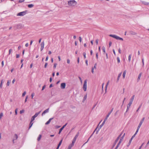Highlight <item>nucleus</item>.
<instances>
[{"label":"nucleus","mask_w":149,"mask_h":149,"mask_svg":"<svg viewBox=\"0 0 149 149\" xmlns=\"http://www.w3.org/2000/svg\"><path fill=\"white\" fill-rule=\"evenodd\" d=\"M49 108L45 110L42 113V116H44L45 113H48L49 111Z\"/></svg>","instance_id":"6e6552de"},{"label":"nucleus","mask_w":149,"mask_h":149,"mask_svg":"<svg viewBox=\"0 0 149 149\" xmlns=\"http://www.w3.org/2000/svg\"><path fill=\"white\" fill-rule=\"evenodd\" d=\"M60 127H61V126H60L56 125V126L55 128H56L58 129V128Z\"/></svg>","instance_id":"69168bd1"},{"label":"nucleus","mask_w":149,"mask_h":149,"mask_svg":"<svg viewBox=\"0 0 149 149\" xmlns=\"http://www.w3.org/2000/svg\"><path fill=\"white\" fill-rule=\"evenodd\" d=\"M67 63L68 64H69L70 63V60L69 59H67Z\"/></svg>","instance_id":"5fc2aeb1"},{"label":"nucleus","mask_w":149,"mask_h":149,"mask_svg":"<svg viewBox=\"0 0 149 149\" xmlns=\"http://www.w3.org/2000/svg\"><path fill=\"white\" fill-rule=\"evenodd\" d=\"M67 123H66L65 125H64L62 127H61L59 130V132H58V134H60L61 133V132L62 130H63V129L66 126V125H67Z\"/></svg>","instance_id":"0eeeda50"},{"label":"nucleus","mask_w":149,"mask_h":149,"mask_svg":"<svg viewBox=\"0 0 149 149\" xmlns=\"http://www.w3.org/2000/svg\"><path fill=\"white\" fill-rule=\"evenodd\" d=\"M41 112V111H39V112L36 113L34 115L36 117H37L38 116V114L40 113Z\"/></svg>","instance_id":"7c9ffc66"},{"label":"nucleus","mask_w":149,"mask_h":149,"mask_svg":"<svg viewBox=\"0 0 149 149\" xmlns=\"http://www.w3.org/2000/svg\"><path fill=\"white\" fill-rule=\"evenodd\" d=\"M87 80H85L84 81V85L83 86V89L84 91H86L87 89Z\"/></svg>","instance_id":"7ed1b4c3"},{"label":"nucleus","mask_w":149,"mask_h":149,"mask_svg":"<svg viewBox=\"0 0 149 149\" xmlns=\"http://www.w3.org/2000/svg\"><path fill=\"white\" fill-rule=\"evenodd\" d=\"M131 56V54H130L129 55V56H128V61L129 62H130V61Z\"/></svg>","instance_id":"473e14b6"},{"label":"nucleus","mask_w":149,"mask_h":149,"mask_svg":"<svg viewBox=\"0 0 149 149\" xmlns=\"http://www.w3.org/2000/svg\"><path fill=\"white\" fill-rule=\"evenodd\" d=\"M103 125L101 124L99 126V127H98V126H97V130H96V134H97L98 132L100 130L101 128V127H102V126H103Z\"/></svg>","instance_id":"1a4fd4ad"},{"label":"nucleus","mask_w":149,"mask_h":149,"mask_svg":"<svg viewBox=\"0 0 149 149\" xmlns=\"http://www.w3.org/2000/svg\"><path fill=\"white\" fill-rule=\"evenodd\" d=\"M56 65H57L56 63H54V66H53L54 68L55 69L56 68Z\"/></svg>","instance_id":"09e8293b"},{"label":"nucleus","mask_w":149,"mask_h":149,"mask_svg":"<svg viewBox=\"0 0 149 149\" xmlns=\"http://www.w3.org/2000/svg\"><path fill=\"white\" fill-rule=\"evenodd\" d=\"M141 2L143 4L145 5H147L149 4V3L146 2L145 1H142Z\"/></svg>","instance_id":"a211bd4d"},{"label":"nucleus","mask_w":149,"mask_h":149,"mask_svg":"<svg viewBox=\"0 0 149 149\" xmlns=\"http://www.w3.org/2000/svg\"><path fill=\"white\" fill-rule=\"evenodd\" d=\"M26 94V91H24L23 93H22V97H23L24 96V95H25Z\"/></svg>","instance_id":"c03bdc74"},{"label":"nucleus","mask_w":149,"mask_h":149,"mask_svg":"<svg viewBox=\"0 0 149 149\" xmlns=\"http://www.w3.org/2000/svg\"><path fill=\"white\" fill-rule=\"evenodd\" d=\"M126 73V70H125L123 72V79H124L125 77V74Z\"/></svg>","instance_id":"412c9836"},{"label":"nucleus","mask_w":149,"mask_h":149,"mask_svg":"<svg viewBox=\"0 0 149 149\" xmlns=\"http://www.w3.org/2000/svg\"><path fill=\"white\" fill-rule=\"evenodd\" d=\"M109 81H108L107 82V84L105 86V88H106V90L107 89V86L109 84Z\"/></svg>","instance_id":"79ce46f5"},{"label":"nucleus","mask_w":149,"mask_h":149,"mask_svg":"<svg viewBox=\"0 0 149 149\" xmlns=\"http://www.w3.org/2000/svg\"><path fill=\"white\" fill-rule=\"evenodd\" d=\"M134 96H135L134 95H133L132 96V97L131 98L130 100V102H131L132 103L133 101L134 98Z\"/></svg>","instance_id":"6ab92c4d"},{"label":"nucleus","mask_w":149,"mask_h":149,"mask_svg":"<svg viewBox=\"0 0 149 149\" xmlns=\"http://www.w3.org/2000/svg\"><path fill=\"white\" fill-rule=\"evenodd\" d=\"M117 62H118V63H119L120 62V59H119V57H117Z\"/></svg>","instance_id":"4c0bfd02"},{"label":"nucleus","mask_w":149,"mask_h":149,"mask_svg":"<svg viewBox=\"0 0 149 149\" xmlns=\"http://www.w3.org/2000/svg\"><path fill=\"white\" fill-rule=\"evenodd\" d=\"M27 12V11L26 10L24 11L20 12L19 13H18L17 14V16H22L26 15Z\"/></svg>","instance_id":"f03ea898"},{"label":"nucleus","mask_w":149,"mask_h":149,"mask_svg":"<svg viewBox=\"0 0 149 149\" xmlns=\"http://www.w3.org/2000/svg\"><path fill=\"white\" fill-rule=\"evenodd\" d=\"M10 83V82L9 81H8L7 82V84H6L7 86H8L9 85Z\"/></svg>","instance_id":"603ef678"},{"label":"nucleus","mask_w":149,"mask_h":149,"mask_svg":"<svg viewBox=\"0 0 149 149\" xmlns=\"http://www.w3.org/2000/svg\"><path fill=\"white\" fill-rule=\"evenodd\" d=\"M66 84L65 83H63L61 84V88L62 89H64L65 88Z\"/></svg>","instance_id":"9b49d317"},{"label":"nucleus","mask_w":149,"mask_h":149,"mask_svg":"<svg viewBox=\"0 0 149 149\" xmlns=\"http://www.w3.org/2000/svg\"><path fill=\"white\" fill-rule=\"evenodd\" d=\"M87 98V94H86L85 95H84V100H86Z\"/></svg>","instance_id":"37998d69"},{"label":"nucleus","mask_w":149,"mask_h":149,"mask_svg":"<svg viewBox=\"0 0 149 149\" xmlns=\"http://www.w3.org/2000/svg\"><path fill=\"white\" fill-rule=\"evenodd\" d=\"M123 140L122 139H120L119 141V143H118V144L119 145H120V143H121V142H122V140Z\"/></svg>","instance_id":"e433bc0d"},{"label":"nucleus","mask_w":149,"mask_h":149,"mask_svg":"<svg viewBox=\"0 0 149 149\" xmlns=\"http://www.w3.org/2000/svg\"><path fill=\"white\" fill-rule=\"evenodd\" d=\"M32 122L33 121H31V122L29 124V129H30L32 127V125H33V123Z\"/></svg>","instance_id":"bb28decb"},{"label":"nucleus","mask_w":149,"mask_h":149,"mask_svg":"<svg viewBox=\"0 0 149 149\" xmlns=\"http://www.w3.org/2000/svg\"><path fill=\"white\" fill-rule=\"evenodd\" d=\"M3 116V113L1 112L0 113V119H1Z\"/></svg>","instance_id":"c9c22d12"},{"label":"nucleus","mask_w":149,"mask_h":149,"mask_svg":"<svg viewBox=\"0 0 149 149\" xmlns=\"http://www.w3.org/2000/svg\"><path fill=\"white\" fill-rule=\"evenodd\" d=\"M144 119H145V118L143 117L142 118V119L140 121V122L137 127H138L139 128H140V127L141 125H142L143 122L144 121Z\"/></svg>","instance_id":"20e7f679"},{"label":"nucleus","mask_w":149,"mask_h":149,"mask_svg":"<svg viewBox=\"0 0 149 149\" xmlns=\"http://www.w3.org/2000/svg\"><path fill=\"white\" fill-rule=\"evenodd\" d=\"M133 139H132L131 138L130 139V140H129V143H128V144L127 145V147H128L130 144L131 143V142H132V140Z\"/></svg>","instance_id":"4be33fe9"},{"label":"nucleus","mask_w":149,"mask_h":149,"mask_svg":"<svg viewBox=\"0 0 149 149\" xmlns=\"http://www.w3.org/2000/svg\"><path fill=\"white\" fill-rule=\"evenodd\" d=\"M142 61L143 63V66L144 65V59L143 58H142Z\"/></svg>","instance_id":"13d9d810"},{"label":"nucleus","mask_w":149,"mask_h":149,"mask_svg":"<svg viewBox=\"0 0 149 149\" xmlns=\"http://www.w3.org/2000/svg\"><path fill=\"white\" fill-rule=\"evenodd\" d=\"M24 112V110H22L20 111V114H22V113H23Z\"/></svg>","instance_id":"8fccbe9b"},{"label":"nucleus","mask_w":149,"mask_h":149,"mask_svg":"<svg viewBox=\"0 0 149 149\" xmlns=\"http://www.w3.org/2000/svg\"><path fill=\"white\" fill-rule=\"evenodd\" d=\"M121 74H122V72H120L118 74V77L117 78V81H116L117 82H118L120 78V77L121 76Z\"/></svg>","instance_id":"4468645a"},{"label":"nucleus","mask_w":149,"mask_h":149,"mask_svg":"<svg viewBox=\"0 0 149 149\" xmlns=\"http://www.w3.org/2000/svg\"><path fill=\"white\" fill-rule=\"evenodd\" d=\"M47 64H47V63H45V65H44V68H46L47 67Z\"/></svg>","instance_id":"bf43d9fd"},{"label":"nucleus","mask_w":149,"mask_h":149,"mask_svg":"<svg viewBox=\"0 0 149 149\" xmlns=\"http://www.w3.org/2000/svg\"><path fill=\"white\" fill-rule=\"evenodd\" d=\"M44 46V42H42L41 44V48L40 50L42 51L43 49Z\"/></svg>","instance_id":"f8f14e48"},{"label":"nucleus","mask_w":149,"mask_h":149,"mask_svg":"<svg viewBox=\"0 0 149 149\" xmlns=\"http://www.w3.org/2000/svg\"><path fill=\"white\" fill-rule=\"evenodd\" d=\"M62 139L59 142V143H58V146H60V145H61V143H62Z\"/></svg>","instance_id":"a19ab883"},{"label":"nucleus","mask_w":149,"mask_h":149,"mask_svg":"<svg viewBox=\"0 0 149 149\" xmlns=\"http://www.w3.org/2000/svg\"><path fill=\"white\" fill-rule=\"evenodd\" d=\"M34 6V5L33 4H30L28 5V7L29 8H31Z\"/></svg>","instance_id":"a878e982"},{"label":"nucleus","mask_w":149,"mask_h":149,"mask_svg":"<svg viewBox=\"0 0 149 149\" xmlns=\"http://www.w3.org/2000/svg\"><path fill=\"white\" fill-rule=\"evenodd\" d=\"M121 134H122V133L117 138V139H116L115 141V142H114V143H113V147H112V148H113L115 146V145H116V143L117 142V141L119 140V137H120V136H121Z\"/></svg>","instance_id":"39448f33"},{"label":"nucleus","mask_w":149,"mask_h":149,"mask_svg":"<svg viewBox=\"0 0 149 149\" xmlns=\"http://www.w3.org/2000/svg\"><path fill=\"white\" fill-rule=\"evenodd\" d=\"M14 138H15V139H13V143H14V140H17L18 138V136H17V134H15Z\"/></svg>","instance_id":"dca6fc26"},{"label":"nucleus","mask_w":149,"mask_h":149,"mask_svg":"<svg viewBox=\"0 0 149 149\" xmlns=\"http://www.w3.org/2000/svg\"><path fill=\"white\" fill-rule=\"evenodd\" d=\"M141 74H142L141 73H140L139 74L138 77V79H137V81H139V80L140 79L141 76Z\"/></svg>","instance_id":"b1692460"},{"label":"nucleus","mask_w":149,"mask_h":149,"mask_svg":"<svg viewBox=\"0 0 149 149\" xmlns=\"http://www.w3.org/2000/svg\"><path fill=\"white\" fill-rule=\"evenodd\" d=\"M129 33L130 34L133 35H135L136 34V32L132 31H130Z\"/></svg>","instance_id":"aec40b11"},{"label":"nucleus","mask_w":149,"mask_h":149,"mask_svg":"<svg viewBox=\"0 0 149 149\" xmlns=\"http://www.w3.org/2000/svg\"><path fill=\"white\" fill-rule=\"evenodd\" d=\"M53 118H50L49 120L45 123V124L46 125H47L49 124L50 123V122L51 120H52L53 119Z\"/></svg>","instance_id":"2eb2a0df"},{"label":"nucleus","mask_w":149,"mask_h":149,"mask_svg":"<svg viewBox=\"0 0 149 149\" xmlns=\"http://www.w3.org/2000/svg\"><path fill=\"white\" fill-rule=\"evenodd\" d=\"M34 95H35V93H32L31 95L32 99L33 98V97L34 96Z\"/></svg>","instance_id":"ea45409f"},{"label":"nucleus","mask_w":149,"mask_h":149,"mask_svg":"<svg viewBox=\"0 0 149 149\" xmlns=\"http://www.w3.org/2000/svg\"><path fill=\"white\" fill-rule=\"evenodd\" d=\"M3 80H2L1 81V84H0V87H1H1H2V83H3Z\"/></svg>","instance_id":"49530a36"},{"label":"nucleus","mask_w":149,"mask_h":149,"mask_svg":"<svg viewBox=\"0 0 149 149\" xmlns=\"http://www.w3.org/2000/svg\"><path fill=\"white\" fill-rule=\"evenodd\" d=\"M83 55L84 56V58H86V53L85 52H84L83 53Z\"/></svg>","instance_id":"58836bf2"},{"label":"nucleus","mask_w":149,"mask_h":149,"mask_svg":"<svg viewBox=\"0 0 149 149\" xmlns=\"http://www.w3.org/2000/svg\"><path fill=\"white\" fill-rule=\"evenodd\" d=\"M96 56L97 59H98V54L97 53L96 54Z\"/></svg>","instance_id":"052dcab7"},{"label":"nucleus","mask_w":149,"mask_h":149,"mask_svg":"<svg viewBox=\"0 0 149 149\" xmlns=\"http://www.w3.org/2000/svg\"><path fill=\"white\" fill-rule=\"evenodd\" d=\"M102 50L103 52H104V54H106L105 52V48L103 46L102 48Z\"/></svg>","instance_id":"393cba45"},{"label":"nucleus","mask_w":149,"mask_h":149,"mask_svg":"<svg viewBox=\"0 0 149 149\" xmlns=\"http://www.w3.org/2000/svg\"><path fill=\"white\" fill-rule=\"evenodd\" d=\"M97 127L96 129H95V130L93 132V133H92V134L90 136V138H91L92 136L93 135V134H94V132L96 131V130H97Z\"/></svg>","instance_id":"72a5a7b5"},{"label":"nucleus","mask_w":149,"mask_h":149,"mask_svg":"<svg viewBox=\"0 0 149 149\" xmlns=\"http://www.w3.org/2000/svg\"><path fill=\"white\" fill-rule=\"evenodd\" d=\"M109 36L110 37H112L114 38H115L116 39V38H117L118 36L115 35H112V34H110L109 35Z\"/></svg>","instance_id":"f3484780"},{"label":"nucleus","mask_w":149,"mask_h":149,"mask_svg":"<svg viewBox=\"0 0 149 149\" xmlns=\"http://www.w3.org/2000/svg\"><path fill=\"white\" fill-rule=\"evenodd\" d=\"M74 143H73V141H72V143L70 144L68 147V149H70L74 145Z\"/></svg>","instance_id":"5701e85b"},{"label":"nucleus","mask_w":149,"mask_h":149,"mask_svg":"<svg viewBox=\"0 0 149 149\" xmlns=\"http://www.w3.org/2000/svg\"><path fill=\"white\" fill-rule=\"evenodd\" d=\"M45 86L44 85L42 87V90L43 91L45 89Z\"/></svg>","instance_id":"338daca9"},{"label":"nucleus","mask_w":149,"mask_h":149,"mask_svg":"<svg viewBox=\"0 0 149 149\" xmlns=\"http://www.w3.org/2000/svg\"><path fill=\"white\" fill-rule=\"evenodd\" d=\"M19 54H17L16 55V58H19Z\"/></svg>","instance_id":"0e129e2a"},{"label":"nucleus","mask_w":149,"mask_h":149,"mask_svg":"<svg viewBox=\"0 0 149 149\" xmlns=\"http://www.w3.org/2000/svg\"><path fill=\"white\" fill-rule=\"evenodd\" d=\"M79 135V132H78L77 134L76 135L75 137H74L73 139V140L72 141H73V143H75L76 141V140L77 139V138L78 137Z\"/></svg>","instance_id":"423d86ee"},{"label":"nucleus","mask_w":149,"mask_h":149,"mask_svg":"<svg viewBox=\"0 0 149 149\" xmlns=\"http://www.w3.org/2000/svg\"><path fill=\"white\" fill-rule=\"evenodd\" d=\"M35 118L33 117L32 116V118H31V121H33L35 120Z\"/></svg>","instance_id":"3c124183"},{"label":"nucleus","mask_w":149,"mask_h":149,"mask_svg":"<svg viewBox=\"0 0 149 149\" xmlns=\"http://www.w3.org/2000/svg\"><path fill=\"white\" fill-rule=\"evenodd\" d=\"M16 27V28L17 29H18L20 26V25L19 24H18L17 25H16L14 26V27Z\"/></svg>","instance_id":"2f4dec72"},{"label":"nucleus","mask_w":149,"mask_h":149,"mask_svg":"<svg viewBox=\"0 0 149 149\" xmlns=\"http://www.w3.org/2000/svg\"><path fill=\"white\" fill-rule=\"evenodd\" d=\"M78 78H79V79L81 83H82V79H81V77H79Z\"/></svg>","instance_id":"4d7b16f0"},{"label":"nucleus","mask_w":149,"mask_h":149,"mask_svg":"<svg viewBox=\"0 0 149 149\" xmlns=\"http://www.w3.org/2000/svg\"><path fill=\"white\" fill-rule=\"evenodd\" d=\"M116 39L118 40H121L122 41L123 40V39L122 38L118 36H117V38H116Z\"/></svg>","instance_id":"cd10ccee"},{"label":"nucleus","mask_w":149,"mask_h":149,"mask_svg":"<svg viewBox=\"0 0 149 149\" xmlns=\"http://www.w3.org/2000/svg\"><path fill=\"white\" fill-rule=\"evenodd\" d=\"M125 133L122 136V137H121L120 139H122L123 140V138L125 137Z\"/></svg>","instance_id":"a18cd8bd"},{"label":"nucleus","mask_w":149,"mask_h":149,"mask_svg":"<svg viewBox=\"0 0 149 149\" xmlns=\"http://www.w3.org/2000/svg\"><path fill=\"white\" fill-rule=\"evenodd\" d=\"M107 119H106V118H105V119H104V120L103 122H102V124L103 125H104V124L105 123L106 120H107Z\"/></svg>","instance_id":"f704fd0d"},{"label":"nucleus","mask_w":149,"mask_h":149,"mask_svg":"<svg viewBox=\"0 0 149 149\" xmlns=\"http://www.w3.org/2000/svg\"><path fill=\"white\" fill-rule=\"evenodd\" d=\"M103 125L101 124L99 126V127H98V126H97V130H96V134H97L98 132L100 130L101 128V127H102V126H103Z\"/></svg>","instance_id":"9d476101"},{"label":"nucleus","mask_w":149,"mask_h":149,"mask_svg":"<svg viewBox=\"0 0 149 149\" xmlns=\"http://www.w3.org/2000/svg\"><path fill=\"white\" fill-rule=\"evenodd\" d=\"M139 128L138 127L137 128V130H136L135 132V134H137L138 131V130H139Z\"/></svg>","instance_id":"de8ad7c7"},{"label":"nucleus","mask_w":149,"mask_h":149,"mask_svg":"<svg viewBox=\"0 0 149 149\" xmlns=\"http://www.w3.org/2000/svg\"><path fill=\"white\" fill-rule=\"evenodd\" d=\"M12 49H10L9 50V55L10 54V52H12Z\"/></svg>","instance_id":"864d4df0"},{"label":"nucleus","mask_w":149,"mask_h":149,"mask_svg":"<svg viewBox=\"0 0 149 149\" xmlns=\"http://www.w3.org/2000/svg\"><path fill=\"white\" fill-rule=\"evenodd\" d=\"M132 104V103L131 102H129L128 104V105H127V107H128L129 108H130V107L131 105Z\"/></svg>","instance_id":"c756f323"},{"label":"nucleus","mask_w":149,"mask_h":149,"mask_svg":"<svg viewBox=\"0 0 149 149\" xmlns=\"http://www.w3.org/2000/svg\"><path fill=\"white\" fill-rule=\"evenodd\" d=\"M79 40L80 42H81V37H80V36L79 37Z\"/></svg>","instance_id":"6e6d98bb"},{"label":"nucleus","mask_w":149,"mask_h":149,"mask_svg":"<svg viewBox=\"0 0 149 149\" xmlns=\"http://www.w3.org/2000/svg\"><path fill=\"white\" fill-rule=\"evenodd\" d=\"M41 134H39V136L38 137V139H37V140L38 141H39L41 137Z\"/></svg>","instance_id":"c85d7f7f"},{"label":"nucleus","mask_w":149,"mask_h":149,"mask_svg":"<svg viewBox=\"0 0 149 149\" xmlns=\"http://www.w3.org/2000/svg\"><path fill=\"white\" fill-rule=\"evenodd\" d=\"M118 52L119 54L121 53V49L120 48H119L118 50Z\"/></svg>","instance_id":"774afa93"},{"label":"nucleus","mask_w":149,"mask_h":149,"mask_svg":"<svg viewBox=\"0 0 149 149\" xmlns=\"http://www.w3.org/2000/svg\"><path fill=\"white\" fill-rule=\"evenodd\" d=\"M1 64L2 65V67H3V66L4 65V61H2L1 62Z\"/></svg>","instance_id":"680f3d73"},{"label":"nucleus","mask_w":149,"mask_h":149,"mask_svg":"<svg viewBox=\"0 0 149 149\" xmlns=\"http://www.w3.org/2000/svg\"><path fill=\"white\" fill-rule=\"evenodd\" d=\"M68 3L70 6H74L77 4V2L75 1H69Z\"/></svg>","instance_id":"f257e3e1"},{"label":"nucleus","mask_w":149,"mask_h":149,"mask_svg":"<svg viewBox=\"0 0 149 149\" xmlns=\"http://www.w3.org/2000/svg\"><path fill=\"white\" fill-rule=\"evenodd\" d=\"M98 39H97L95 40V43H96L97 45L98 44Z\"/></svg>","instance_id":"e2e57ef3"},{"label":"nucleus","mask_w":149,"mask_h":149,"mask_svg":"<svg viewBox=\"0 0 149 149\" xmlns=\"http://www.w3.org/2000/svg\"><path fill=\"white\" fill-rule=\"evenodd\" d=\"M113 108H112V109L110 111V112L108 113L105 118H106V119H107L109 117V115H110V114H111V113L112 112V111L113 110Z\"/></svg>","instance_id":"ddd939ff"}]
</instances>
